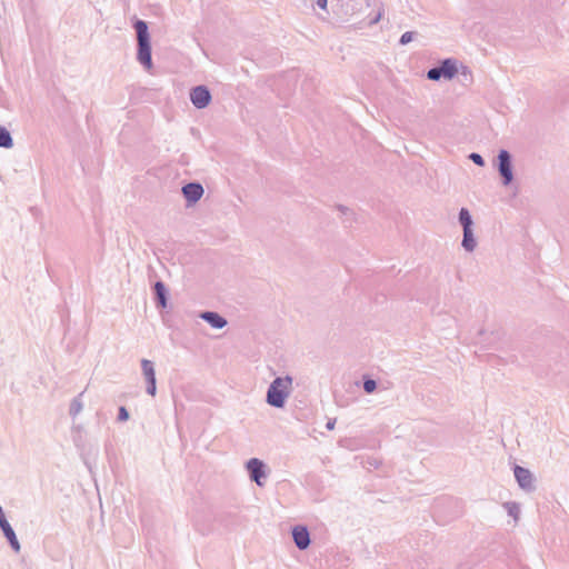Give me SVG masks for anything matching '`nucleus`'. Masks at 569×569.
I'll return each mask as SVG.
<instances>
[{"label": "nucleus", "mask_w": 569, "mask_h": 569, "mask_svg": "<svg viewBox=\"0 0 569 569\" xmlns=\"http://www.w3.org/2000/svg\"><path fill=\"white\" fill-rule=\"evenodd\" d=\"M202 318L214 328H222L227 325V321L216 312H204Z\"/></svg>", "instance_id": "obj_9"}, {"label": "nucleus", "mask_w": 569, "mask_h": 569, "mask_svg": "<svg viewBox=\"0 0 569 569\" xmlns=\"http://www.w3.org/2000/svg\"><path fill=\"white\" fill-rule=\"evenodd\" d=\"M141 366H142V371H143V375H144L147 381L149 382L151 380H156V372H154L152 362L147 359H143L141 361Z\"/></svg>", "instance_id": "obj_12"}, {"label": "nucleus", "mask_w": 569, "mask_h": 569, "mask_svg": "<svg viewBox=\"0 0 569 569\" xmlns=\"http://www.w3.org/2000/svg\"><path fill=\"white\" fill-rule=\"evenodd\" d=\"M134 27L139 44L138 59L147 69H151V48L149 42L147 23L144 21L139 20L136 22Z\"/></svg>", "instance_id": "obj_2"}, {"label": "nucleus", "mask_w": 569, "mask_h": 569, "mask_svg": "<svg viewBox=\"0 0 569 569\" xmlns=\"http://www.w3.org/2000/svg\"><path fill=\"white\" fill-rule=\"evenodd\" d=\"M413 38V33L412 32H405L402 36H401V39H400V42L402 44H406V43H409Z\"/></svg>", "instance_id": "obj_19"}, {"label": "nucleus", "mask_w": 569, "mask_h": 569, "mask_svg": "<svg viewBox=\"0 0 569 569\" xmlns=\"http://www.w3.org/2000/svg\"><path fill=\"white\" fill-rule=\"evenodd\" d=\"M291 383L290 377L274 379L267 393L268 403L277 408L283 407L286 398L289 396Z\"/></svg>", "instance_id": "obj_1"}, {"label": "nucleus", "mask_w": 569, "mask_h": 569, "mask_svg": "<svg viewBox=\"0 0 569 569\" xmlns=\"http://www.w3.org/2000/svg\"><path fill=\"white\" fill-rule=\"evenodd\" d=\"M366 392L371 393L376 390V382L373 380H367L363 383Z\"/></svg>", "instance_id": "obj_18"}, {"label": "nucleus", "mask_w": 569, "mask_h": 569, "mask_svg": "<svg viewBox=\"0 0 569 569\" xmlns=\"http://www.w3.org/2000/svg\"><path fill=\"white\" fill-rule=\"evenodd\" d=\"M317 2H318V6L321 9H326L327 8V0H317Z\"/></svg>", "instance_id": "obj_25"}, {"label": "nucleus", "mask_w": 569, "mask_h": 569, "mask_svg": "<svg viewBox=\"0 0 569 569\" xmlns=\"http://www.w3.org/2000/svg\"><path fill=\"white\" fill-rule=\"evenodd\" d=\"M518 508L516 505H511L509 507V513L512 515L515 518H517Z\"/></svg>", "instance_id": "obj_24"}, {"label": "nucleus", "mask_w": 569, "mask_h": 569, "mask_svg": "<svg viewBox=\"0 0 569 569\" xmlns=\"http://www.w3.org/2000/svg\"><path fill=\"white\" fill-rule=\"evenodd\" d=\"M499 171L503 177V183L507 186L512 180L510 156L506 150H501L499 153Z\"/></svg>", "instance_id": "obj_3"}, {"label": "nucleus", "mask_w": 569, "mask_h": 569, "mask_svg": "<svg viewBox=\"0 0 569 569\" xmlns=\"http://www.w3.org/2000/svg\"><path fill=\"white\" fill-rule=\"evenodd\" d=\"M12 146V139L10 133L2 127H0V147L10 148Z\"/></svg>", "instance_id": "obj_14"}, {"label": "nucleus", "mask_w": 569, "mask_h": 569, "mask_svg": "<svg viewBox=\"0 0 569 569\" xmlns=\"http://www.w3.org/2000/svg\"><path fill=\"white\" fill-rule=\"evenodd\" d=\"M6 523H9L3 515L2 508L0 507V527L2 528Z\"/></svg>", "instance_id": "obj_23"}, {"label": "nucleus", "mask_w": 569, "mask_h": 569, "mask_svg": "<svg viewBox=\"0 0 569 569\" xmlns=\"http://www.w3.org/2000/svg\"><path fill=\"white\" fill-rule=\"evenodd\" d=\"M157 297L161 307H166V289L161 282H157L154 286Z\"/></svg>", "instance_id": "obj_16"}, {"label": "nucleus", "mask_w": 569, "mask_h": 569, "mask_svg": "<svg viewBox=\"0 0 569 569\" xmlns=\"http://www.w3.org/2000/svg\"><path fill=\"white\" fill-rule=\"evenodd\" d=\"M459 219L461 224L463 226V231H468L471 229V217L467 209L460 210Z\"/></svg>", "instance_id": "obj_13"}, {"label": "nucleus", "mask_w": 569, "mask_h": 569, "mask_svg": "<svg viewBox=\"0 0 569 569\" xmlns=\"http://www.w3.org/2000/svg\"><path fill=\"white\" fill-rule=\"evenodd\" d=\"M328 428H329V429H332V428H333V423H330V422H329V423H328Z\"/></svg>", "instance_id": "obj_26"}, {"label": "nucleus", "mask_w": 569, "mask_h": 569, "mask_svg": "<svg viewBox=\"0 0 569 569\" xmlns=\"http://www.w3.org/2000/svg\"><path fill=\"white\" fill-rule=\"evenodd\" d=\"M190 98L197 108H204L209 104L211 96L207 88L199 86L191 91Z\"/></svg>", "instance_id": "obj_4"}, {"label": "nucleus", "mask_w": 569, "mask_h": 569, "mask_svg": "<svg viewBox=\"0 0 569 569\" xmlns=\"http://www.w3.org/2000/svg\"><path fill=\"white\" fill-rule=\"evenodd\" d=\"M129 418V413L127 411V409L124 407H121L120 410H119V419L121 421H124Z\"/></svg>", "instance_id": "obj_21"}, {"label": "nucleus", "mask_w": 569, "mask_h": 569, "mask_svg": "<svg viewBox=\"0 0 569 569\" xmlns=\"http://www.w3.org/2000/svg\"><path fill=\"white\" fill-rule=\"evenodd\" d=\"M441 77L451 79L457 73L456 63L451 60H446L441 67H439Z\"/></svg>", "instance_id": "obj_10"}, {"label": "nucleus", "mask_w": 569, "mask_h": 569, "mask_svg": "<svg viewBox=\"0 0 569 569\" xmlns=\"http://www.w3.org/2000/svg\"><path fill=\"white\" fill-rule=\"evenodd\" d=\"M148 383H149L148 393L153 397L156 395V390H157L156 380H151Z\"/></svg>", "instance_id": "obj_20"}, {"label": "nucleus", "mask_w": 569, "mask_h": 569, "mask_svg": "<svg viewBox=\"0 0 569 569\" xmlns=\"http://www.w3.org/2000/svg\"><path fill=\"white\" fill-rule=\"evenodd\" d=\"M247 468L250 472L251 479L261 486V478L264 477L263 463L259 459L253 458L248 461Z\"/></svg>", "instance_id": "obj_5"}, {"label": "nucleus", "mask_w": 569, "mask_h": 569, "mask_svg": "<svg viewBox=\"0 0 569 569\" xmlns=\"http://www.w3.org/2000/svg\"><path fill=\"white\" fill-rule=\"evenodd\" d=\"M428 78L430 80H439L441 78V72L439 68H433L428 71Z\"/></svg>", "instance_id": "obj_17"}, {"label": "nucleus", "mask_w": 569, "mask_h": 569, "mask_svg": "<svg viewBox=\"0 0 569 569\" xmlns=\"http://www.w3.org/2000/svg\"><path fill=\"white\" fill-rule=\"evenodd\" d=\"M470 158L472 159V161H473L475 163H477V164H479V166H482V164H483V160H482V158H481V156H480V154H478V153H472V154L470 156Z\"/></svg>", "instance_id": "obj_22"}, {"label": "nucleus", "mask_w": 569, "mask_h": 569, "mask_svg": "<svg viewBox=\"0 0 569 569\" xmlns=\"http://www.w3.org/2000/svg\"><path fill=\"white\" fill-rule=\"evenodd\" d=\"M475 239L472 237V232H471V229L468 230V231H463V241H462V246L467 249V250H472L475 248Z\"/></svg>", "instance_id": "obj_15"}, {"label": "nucleus", "mask_w": 569, "mask_h": 569, "mask_svg": "<svg viewBox=\"0 0 569 569\" xmlns=\"http://www.w3.org/2000/svg\"><path fill=\"white\" fill-rule=\"evenodd\" d=\"M1 529L4 532V536L10 541V545L12 546V548L16 551H19L20 546H19L18 539H17L16 533H14L13 529L11 528V526L9 523H6Z\"/></svg>", "instance_id": "obj_11"}, {"label": "nucleus", "mask_w": 569, "mask_h": 569, "mask_svg": "<svg viewBox=\"0 0 569 569\" xmlns=\"http://www.w3.org/2000/svg\"><path fill=\"white\" fill-rule=\"evenodd\" d=\"M515 476L517 481L522 488H530L531 487V473L529 470L517 466L515 468Z\"/></svg>", "instance_id": "obj_8"}, {"label": "nucleus", "mask_w": 569, "mask_h": 569, "mask_svg": "<svg viewBox=\"0 0 569 569\" xmlns=\"http://www.w3.org/2000/svg\"><path fill=\"white\" fill-rule=\"evenodd\" d=\"M182 192L187 200L196 202L201 198L203 188L199 183H189L182 188Z\"/></svg>", "instance_id": "obj_7"}, {"label": "nucleus", "mask_w": 569, "mask_h": 569, "mask_svg": "<svg viewBox=\"0 0 569 569\" xmlns=\"http://www.w3.org/2000/svg\"><path fill=\"white\" fill-rule=\"evenodd\" d=\"M293 540L299 549H306L309 543V532L305 527H296L292 530Z\"/></svg>", "instance_id": "obj_6"}]
</instances>
